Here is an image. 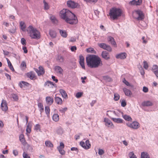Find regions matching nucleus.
<instances>
[{
	"label": "nucleus",
	"instance_id": "obj_1",
	"mask_svg": "<svg viewBox=\"0 0 158 158\" xmlns=\"http://www.w3.org/2000/svg\"><path fill=\"white\" fill-rule=\"evenodd\" d=\"M61 18L66 22L70 24H75L77 23L78 20L75 15L67 9H63L60 12Z\"/></svg>",
	"mask_w": 158,
	"mask_h": 158
},
{
	"label": "nucleus",
	"instance_id": "obj_2",
	"mask_svg": "<svg viewBox=\"0 0 158 158\" xmlns=\"http://www.w3.org/2000/svg\"><path fill=\"white\" fill-rule=\"evenodd\" d=\"M88 66L91 68H96L101 67L103 65L101 59L98 56L90 55L86 58Z\"/></svg>",
	"mask_w": 158,
	"mask_h": 158
},
{
	"label": "nucleus",
	"instance_id": "obj_3",
	"mask_svg": "<svg viewBox=\"0 0 158 158\" xmlns=\"http://www.w3.org/2000/svg\"><path fill=\"white\" fill-rule=\"evenodd\" d=\"M27 31L29 35L31 38L38 39L40 38V32L32 25H30L28 27Z\"/></svg>",
	"mask_w": 158,
	"mask_h": 158
},
{
	"label": "nucleus",
	"instance_id": "obj_4",
	"mask_svg": "<svg viewBox=\"0 0 158 158\" xmlns=\"http://www.w3.org/2000/svg\"><path fill=\"white\" fill-rule=\"evenodd\" d=\"M122 14V10L116 8H112L110 11L109 15L113 20L117 19Z\"/></svg>",
	"mask_w": 158,
	"mask_h": 158
},
{
	"label": "nucleus",
	"instance_id": "obj_5",
	"mask_svg": "<svg viewBox=\"0 0 158 158\" xmlns=\"http://www.w3.org/2000/svg\"><path fill=\"white\" fill-rule=\"evenodd\" d=\"M133 15V17L138 20H142L144 18L142 11L139 10L134 11Z\"/></svg>",
	"mask_w": 158,
	"mask_h": 158
},
{
	"label": "nucleus",
	"instance_id": "obj_6",
	"mask_svg": "<svg viewBox=\"0 0 158 158\" xmlns=\"http://www.w3.org/2000/svg\"><path fill=\"white\" fill-rule=\"evenodd\" d=\"M126 125L129 127L133 129H137L140 127L139 123L137 121H133L132 123H127Z\"/></svg>",
	"mask_w": 158,
	"mask_h": 158
},
{
	"label": "nucleus",
	"instance_id": "obj_7",
	"mask_svg": "<svg viewBox=\"0 0 158 158\" xmlns=\"http://www.w3.org/2000/svg\"><path fill=\"white\" fill-rule=\"evenodd\" d=\"M80 144L83 148L86 150L89 149L91 146L90 142L89 140H86L85 143L84 141H81Z\"/></svg>",
	"mask_w": 158,
	"mask_h": 158
},
{
	"label": "nucleus",
	"instance_id": "obj_8",
	"mask_svg": "<svg viewBox=\"0 0 158 158\" xmlns=\"http://www.w3.org/2000/svg\"><path fill=\"white\" fill-rule=\"evenodd\" d=\"M98 45L100 48L106 50L108 51L111 52L112 51V48L111 47L105 43H102L98 44Z\"/></svg>",
	"mask_w": 158,
	"mask_h": 158
},
{
	"label": "nucleus",
	"instance_id": "obj_9",
	"mask_svg": "<svg viewBox=\"0 0 158 158\" xmlns=\"http://www.w3.org/2000/svg\"><path fill=\"white\" fill-rule=\"evenodd\" d=\"M35 71L37 73L38 76L42 75L44 74L45 70L44 68L41 66L39 67V70L37 69H34Z\"/></svg>",
	"mask_w": 158,
	"mask_h": 158
},
{
	"label": "nucleus",
	"instance_id": "obj_10",
	"mask_svg": "<svg viewBox=\"0 0 158 158\" xmlns=\"http://www.w3.org/2000/svg\"><path fill=\"white\" fill-rule=\"evenodd\" d=\"M104 122L105 123V125L108 127L113 128L114 126L111 121L107 118H105L104 119Z\"/></svg>",
	"mask_w": 158,
	"mask_h": 158
},
{
	"label": "nucleus",
	"instance_id": "obj_11",
	"mask_svg": "<svg viewBox=\"0 0 158 158\" xmlns=\"http://www.w3.org/2000/svg\"><path fill=\"white\" fill-rule=\"evenodd\" d=\"M64 147V145L62 142L60 143V146L57 147V149L60 153L62 155L65 154V152L63 149Z\"/></svg>",
	"mask_w": 158,
	"mask_h": 158
},
{
	"label": "nucleus",
	"instance_id": "obj_12",
	"mask_svg": "<svg viewBox=\"0 0 158 158\" xmlns=\"http://www.w3.org/2000/svg\"><path fill=\"white\" fill-rule=\"evenodd\" d=\"M55 85L56 84L53 82L50 81H48L45 82L44 86L50 88H53Z\"/></svg>",
	"mask_w": 158,
	"mask_h": 158
},
{
	"label": "nucleus",
	"instance_id": "obj_13",
	"mask_svg": "<svg viewBox=\"0 0 158 158\" xmlns=\"http://www.w3.org/2000/svg\"><path fill=\"white\" fill-rule=\"evenodd\" d=\"M1 108L2 110L4 111H6L8 110V106L6 101L2 100L1 104Z\"/></svg>",
	"mask_w": 158,
	"mask_h": 158
},
{
	"label": "nucleus",
	"instance_id": "obj_14",
	"mask_svg": "<svg viewBox=\"0 0 158 158\" xmlns=\"http://www.w3.org/2000/svg\"><path fill=\"white\" fill-rule=\"evenodd\" d=\"M26 76L27 77L30 78L31 80H34L36 79V76L34 73L32 71H31L27 73Z\"/></svg>",
	"mask_w": 158,
	"mask_h": 158
},
{
	"label": "nucleus",
	"instance_id": "obj_15",
	"mask_svg": "<svg viewBox=\"0 0 158 158\" xmlns=\"http://www.w3.org/2000/svg\"><path fill=\"white\" fill-rule=\"evenodd\" d=\"M79 64L82 68L85 69V67L84 63V58L83 56L81 55L79 56Z\"/></svg>",
	"mask_w": 158,
	"mask_h": 158
},
{
	"label": "nucleus",
	"instance_id": "obj_16",
	"mask_svg": "<svg viewBox=\"0 0 158 158\" xmlns=\"http://www.w3.org/2000/svg\"><path fill=\"white\" fill-rule=\"evenodd\" d=\"M54 69L57 73L61 75L63 74V70L60 66H56L54 67Z\"/></svg>",
	"mask_w": 158,
	"mask_h": 158
},
{
	"label": "nucleus",
	"instance_id": "obj_17",
	"mask_svg": "<svg viewBox=\"0 0 158 158\" xmlns=\"http://www.w3.org/2000/svg\"><path fill=\"white\" fill-rule=\"evenodd\" d=\"M67 5L68 7L71 8H75L77 6V3L71 1H69L67 2Z\"/></svg>",
	"mask_w": 158,
	"mask_h": 158
},
{
	"label": "nucleus",
	"instance_id": "obj_18",
	"mask_svg": "<svg viewBox=\"0 0 158 158\" xmlns=\"http://www.w3.org/2000/svg\"><path fill=\"white\" fill-rule=\"evenodd\" d=\"M127 57V54L126 53H121L118 54L116 55V57L117 59H125Z\"/></svg>",
	"mask_w": 158,
	"mask_h": 158
},
{
	"label": "nucleus",
	"instance_id": "obj_19",
	"mask_svg": "<svg viewBox=\"0 0 158 158\" xmlns=\"http://www.w3.org/2000/svg\"><path fill=\"white\" fill-rule=\"evenodd\" d=\"M142 3V0H137V1L135 0H133L130 2V3L133 5H140Z\"/></svg>",
	"mask_w": 158,
	"mask_h": 158
},
{
	"label": "nucleus",
	"instance_id": "obj_20",
	"mask_svg": "<svg viewBox=\"0 0 158 158\" xmlns=\"http://www.w3.org/2000/svg\"><path fill=\"white\" fill-rule=\"evenodd\" d=\"M46 101L47 104L51 105L53 102V99L50 97L48 96L46 98Z\"/></svg>",
	"mask_w": 158,
	"mask_h": 158
},
{
	"label": "nucleus",
	"instance_id": "obj_21",
	"mask_svg": "<svg viewBox=\"0 0 158 158\" xmlns=\"http://www.w3.org/2000/svg\"><path fill=\"white\" fill-rule=\"evenodd\" d=\"M102 57L105 59L108 60L110 58V56L109 53L106 51H103L102 52Z\"/></svg>",
	"mask_w": 158,
	"mask_h": 158
},
{
	"label": "nucleus",
	"instance_id": "obj_22",
	"mask_svg": "<svg viewBox=\"0 0 158 158\" xmlns=\"http://www.w3.org/2000/svg\"><path fill=\"white\" fill-rule=\"evenodd\" d=\"M123 90L125 95L127 96L130 97L132 94L131 90L126 88H123Z\"/></svg>",
	"mask_w": 158,
	"mask_h": 158
},
{
	"label": "nucleus",
	"instance_id": "obj_23",
	"mask_svg": "<svg viewBox=\"0 0 158 158\" xmlns=\"http://www.w3.org/2000/svg\"><path fill=\"white\" fill-rule=\"evenodd\" d=\"M108 40L114 47H116V42L114 41V39L113 37L111 36H109L108 37Z\"/></svg>",
	"mask_w": 158,
	"mask_h": 158
},
{
	"label": "nucleus",
	"instance_id": "obj_24",
	"mask_svg": "<svg viewBox=\"0 0 158 158\" xmlns=\"http://www.w3.org/2000/svg\"><path fill=\"white\" fill-rule=\"evenodd\" d=\"M111 119L112 120L114 123H122L123 122V120L120 118H111Z\"/></svg>",
	"mask_w": 158,
	"mask_h": 158
},
{
	"label": "nucleus",
	"instance_id": "obj_25",
	"mask_svg": "<svg viewBox=\"0 0 158 158\" xmlns=\"http://www.w3.org/2000/svg\"><path fill=\"white\" fill-rule=\"evenodd\" d=\"M142 105L144 106H152L153 104L150 101H145L143 102Z\"/></svg>",
	"mask_w": 158,
	"mask_h": 158
},
{
	"label": "nucleus",
	"instance_id": "obj_26",
	"mask_svg": "<svg viewBox=\"0 0 158 158\" xmlns=\"http://www.w3.org/2000/svg\"><path fill=\"white\" fill-rule=\"evenodd\" d=\"M55 100L56 102L58 105H61L63 103L62 99L58 97H56L55 98Z\"/></svg>",
	"mask_w": 158,
	"mask_h": 158
},
{
	"label": "nucleus",
	"instance_id": "obj_27",
	"mask_svg": "<svg viewBox=\"0 0 158 158\" xmlns=\"http://www.w3.org/2000/svg\"><path fill=\"white\" fill-rule=\"evenodd\" d=\"M56 60L57 62L60 63H63L64 60V57L61 55H58L57 56Z\"/></svg>",
	"mask_w": 158,
	"mask_h": 158
},
{
	"label": "nucleus",
	"instance_id": "obj_28",
	"mask_svg": "<svg viewBox=\"0 0 158 158\" xmlns=\"http://www.w3.org/2000/svg\"><path fill=\"white\" fill-rule=\"evenodd\" d=\"M59 91L63 97L65 98H67L68 95L67 94L64 89H60Z\"/></svg>",
	"mask_w": 158,
	"mask_h": 158
},
{
	"label": "nucleus",
	"instance_id": "obj_29",
	"mask_svg": "<svg viewBox=\"0 0 158 158\" xmlns=\"http://www.w3.org/2000/svg\"><path fill=\"white\" fill-rule=\"evenodd\" d=\"M124 119L126 121H132V119L131 118L129 115H122Z\"/></svg>",
	"mask_w": 158,
	"mask_h": 158
},
{
	"label": "nucleus",
	"instance_id": "obj_30",
	"mask_svg": "<svg viewBox=\"0 0 158 158\" xmlns=\"http://www.w3.org/2000/svg\"><path fill=\"white\" fill-rule=\"evenodd\" d=\"M21 29L23 31H25L26 30V25L23 22L21 21L20 23Z\"/></svg>",
	"mask_w": 158,
	"mask_h": 158
},
{
	"label": "nucleus",
	"instance_id": "obj_31",
	"mask_svg": "<svg viewBox=\"0 0 158 158\" xmlns=\"http://www.w3.org/2000/svg\"><path fill=\"white\" fill-rule=\"evenodd\" d=\"M6 59L8 63V67H9V68L12 71H14L15 70L10 61L9 59L7 58H6Z\"/></svg>",
	"mask_w": 158,
	"mask_h": 158
},
{
	"label": "nucleus",
	"instance_id": "obj_32",
	"mask_svg": "<svg viewBox=\"0 0 158 158\" xmlns=\"http://www.w3.org/2000/svg\"><path fill=\"white\" fill-rule=\"evenodd\" d=\"M52 119L55 122H58L59 120V115L58 114H55L52 116Z\"/></svg>",
	"mask_w": 158,
	"mask_h": 158
},
{
	"label": "nucleus",
	"instance_id": "obj_33",
	"mask_svg": "<svg viewBox=\"0 0 158 158\" xmlns=\"http://www.w3.org/2000/svg\"><path fill=\"white\" fill-rule=\"evenodd\" d=\"M45 144L46 146L48 147L52 148L53 147V144L50 141H46L45 142Z\"/></svg>",
	"mask_w": 158,
	"mask_h": 158
},
{
	"label": "nucleus",
	"instance_id": "obj_34",
	"mask_svg": "<svg viewBox=\"0 0 158 158\" xmlns=\"http://www.w3.org/2000/svg\"><path fill=\"white\" fill-rule=\"evenodd\" d=\"M38 106L40 109V111L41 113L44 111V107L43 104L41 102H39L38 104Z\"/></svg>",
	"mask_w": 158,
	"mask_h": 158
},
{
	"label": "nucleus",
	"instance_id": "obj_35",
	"mask_svg": "<svg viewBox=\"0 0 158 158\" xmlns=\"http://www.w3.org/2000/svg\"><path fill=\"white\" fill-rule=\"evenodd\" d=\"M31 126L30 123H28L27 124L26 131L27 133H30L31 132Z\"/></svg>",
	"mask_w": 158,
	"mask_h": 158
},
{
	"label": "nucleus",
	"instance_id": "obj_36",
	"mask_svg": "<svg viewBox=\"0 0 158 158\" xmlns=\"http://www.w3.org/2000/svg\"><path fill=\"white\" fill-rule=\"evenodd\" d=\"M60 33L62 37L64 38H66L67 37V34L66 31L62 30H60Z\"/></svg>",
	"mask_w": 158,
	"mask_h": 158
},
{
	"label": "nucleus",
	"instance_id": "obj_37",
	"mask_svg": "<svg viewBox=\"0 0 158 158\" xmlns=\"http://www.w3.org/2000/svg\"><path fill=\"white\" fill-rule=\"evenodd\" d=\"M19 139L20 141L22 143L24 144L26 143V141L24 138V136L23 134H21L20 135Z\"/></svg>",
	"mask_w": 158,
	"mask_h": 158
},
{
	"label": "nucleus",
	"instance_id": "obj_38",
	"mask_svg": "<svg viewBox=\"0 0 158 158\" xmlns=\"http://www.w3.org/2000/svg\"><path fill=\"white\" fill-rule=\"evenodd\" d=\"M141 158H150L148 153L143 152L141 153Z\"/></svg>",
	"mask_w": 158,
	"mask_h": 158
},
{
	"label": "nucleus",
	"instance_id": "obj_39",
	"mask_svg": "<svg viewBox=\"0 0 158 158\" xmlns=\"http://www.w3.org/2000/svg\"><path fill=\"white\" fill-rule=\"evenodd\" d=\"M27 67V65L26 62L24 61H23L20 65V68L22 70H25Z\"/></svg>",
	"mask_w": 158,
	"mask_h": 158
},
{
	"label": "nucleus",
	"instance_id": "obj_40",
	"mask_svg": "<svg viewBox=\"0 0 158 158\" xmlns=\"http://www.w3.org/2000/svg\"><path fill=\"white\" fill-rule=\"evenodd\" d=\"M86 51L88 53H91L96 54V52L93 48H90L86 49Z\"/></svg>",
	"mask_w": 158,
	"mask_h": 158
},
{
	"label": "nucleus",
	"instance_id": "obj_41",
	"mask_svg": "<svg viewBox=\"0 0 158 158\" xmlns=\"http://www.w3.org/2000/svg\"><path fill=\"white\" fill-rule=\"evenodd\" d=\"M49 33L50 36L52 38H55L56 36V34L55 31L51 30L50 31Z\"/></svg>",
	"mask_w": 158,
	"mask_h": 158
},
{
	"label": "nucleus",
	"instance_id": "obj_42",
	"mask_svg": "<svg viewBox=\"0 0 158 158\" xmlns=\"http://www.w3.org/2000/svg\"><path fill=\"white\" fill-rule=\"evenodd\" d=\"M45 111L48 116L49 115L50 113V109L48 106H46L45 107Z\"/></svg>",
	"mask_w": 158,
	"mask_h": 158
},
{
	"label": "nucleus",
	"instance_id": "obj_43",
	"mask_svg": "<svg viewBox=\"0 0 158 158\" xmlns=\"http://www.w3.org/2000/svg\"><path fill=\"white\" fill-rule=\"evenodd\" d=\"M34 130L37 131H40V124H36L34 127Z\"/></svg>",
	"mask_w": 158,
	"mask_h": 158
},
{
	"label": "nucleus",
	"instance_id": "obj_44",
	"mask_svg": "<svg viewBox=\"0 0 158 158\" xmlns=\"http://www.w3.org/2000/svg\"><path fill=\"white\" fill-rule=\"evenodd\" d=\"M129 156L130 158H137L133 152H131L129 154Z\"/></svg>",
	"mask_w": 158,
	"mask_h": 158
},
{
	"label": "nucleus",
	"instance_id": "obj_45",
	"mask_svg": "<svg viewBox=\"0 0 158 158\" xmlns=\"http://www.w3.org/2000/svg\"><path fill=\"white\" fill-rule=\"evenodd\" d=\"M114 99L115 101H117L119 99L120 96L118 94H114Z\"/></svg>",
	"mask_w": 158,
	"mask_h": 158
},
{
	"label": "nucleus",
	"instance_id": "obj_46",
	"mask_svg": "<svg viewBox=\"0 0 158 158\" xmlns=\"http://www.w3.org/2000/svg\"><path fill=\"white\" fill-rule=\"evenodd\" d=\"M120 102H121V106L123 107H124L126 106L127 103L125 100L123 99L122 100V101L121 100H120Z\"/></svg>",
	"mask_w": 158,
	"mask_h": 158
},
{
	"label": "nucleus",
	"instance_id": "obj_47",
	"mask_svg": "<svg viewBox=\"0 0 158 158\" xmlns=\"http://www.w3.org/2000/svg\"><path fill=\"white\" fill-rule=\"evenodd\" d=\"M83 94V92H78L76 94V97L77 98H79L82 96Z\"/></svg>",
	"mask_w": 158,
	"mask_h": 158
},
{
	"label": "nucleus",
	"instance_id": "obj_48",
	"mask_svg": "<svg viewBox=\"0 0 158 158\" xmlns=\"http://www.w3.org/2000/svg\"><path fill=\"white\" fill-rule=\"evenodd\" d=\"M103 78L104 80L107 81H112V79L108 76H104Z\"/></svg>",
	"mask_w": 158,
	"mask_h": 158
},
{
	"label": "nucleus",
	"instance_id": "obj_49",
	"mask_svg": "<svg viewBox=\"0 0 158 158\" xmlns=\"http://www.w3.org/2000/svg\"><path fill=\"white\" fill-rule=\"evenodd\" d=\"M85 2L87 3H95L97 2L98 0H83Z\"/></svg>",
	"mask_w": 158,
	"mask_h": 158
},
{
	"label": "nucleus",
	"instance_id": "obj_50",
	"mask_svg": "<svg viewBox=\"0 0 158 158\" xmlns=\"http://www.w3.org/2000/svg\"><path fill=\"white\" fill-rule=\"evenodd\" d=\"M44 4V8L45 10H48L49 9V7L47 3L44 0L43 1Z\"/></svg>",
	"mask_w": 158,
	"mask_h": 158
},
{
	"label": "nucleus",
	"instance_id": "obj_51",
	"mask_svg": "<svg viewBox=\"0 0 158 158\" xmlns=\"http://www.w3.org/2000/svg\"><path fill=\"white\" fill-rule=\"evenodd\" d=\"M52 21V22L54 23H56L57 22V21L55 17L54 16H52L50 18Z\"/></svg>",
	"mask_w": 158,
	"mask_h": 158
},
{
	"label": "nucleus",
	"instance_id": "obj_52",
	"mask_svg": "<svg viewBox=\"0 0 158 158\" xmlns=\"http://www.w3.org/2000/svg\"><path fill=\"white\" fill-rule=\"evenodd\" d=\"M143 67L146 69H147L148 67V65L147 62L146 61L143 62Z\"/></svg>",
	"mask_w": 158,
	"mask_h": 158
},
{
	"label": "nucleus",
	"instance_id": "obj_53",
	"mask_svg": "<svg viewBox=\"0 0 158 158\" xmlns=\"http://www.w3.org/2000/svg\"><path fill=\"white\" fill-rule=\"evenodd\" d=\"M23 158H31L25 152L23 153Z\"/></svg>",
	"mask_w": 158,
	"mask_h": 158
},
{
	"label": "nucleus",
	"instance_id": "obj_54",
	"mask_svg": "<svg viewBox=\"0 0 158 158\" xmlns=\"http://www.w3.org/2000/svg\"><path fill=\"white\" fill-rule=\"evenodd\" d=\"M21 43L24 46L26 45V40L24 38H22L21 39Z\"/></svg>",
	"mask_w": 158,
	"mask_h": 158
},
{
	"label": "nucleus",
	"instance_id": "obj_55",
	"mask_svg": "<svg viewBox=\"0 0 158 158\" xmlns=\"http://www.w3.org/2000/svg\"><path fill=\"white\" fill-rule=\"evenodd\" d=\"M158 69V66L156 65H154L153 66L152 71L153 72Z\"/></svg>",
	"mask_w": 158,
	"mask_h": 158
},
{
	"label": "nucleus",
	"instance_id": "obj_56",
	"mask_svg": "<svg viewBox=\"0 0 158 158\" xmlns=\"http://www.w3.org/2000/svg\"><path fill=\"white\" fill-rule=\"evenodd\" d=\"M104 153V152L103 150L100 149H98V153L100 155H103Z\"/></svg>",
	"mask_w": 158,
	"mask_h": 158
},
{
	"label": "nucleus",
	"instance_id": "obj_57",
	"mask_svg": "<svg viewBox=\"0 0 158 158\" xmlns=\"http://www.w3.org/2000/svg\"><path fill=\"white\" fill-rule=\"evenodd\" d=\"M12 97L15 100V101H17L18 99V98L17 95H16V94H14L12 95Z\"/></svg>",
	"mask_w": 158,
	"mask_h": 158
},
{
	"label": "nucleus",
	"instance_id": "obj_58",
	"mask_svg": "<svg viewBox=\"0 0 158 158\" xmlns=\"http://www.w3.org/2000/svg\"><path fill=\"white\" fill-rule=\"evenodd\" d=\"M22 49L23 50L24 52L25 53H27L28 51L27 49V47L26 46H24L22 48Z\"/></svg>",
	"mask_w": 158,
	"mask_h": 158
},
{
	"label": "nucleus",
	"instance_id": "obj_59",
	"mask_svg": "<svg viewBox=\"0 0 158 158\" xmlns=\"http://www.w3.org/2000/svg\"><path fill=\"white\" fill-rule=\"evenodd\" d=\"M123 82L125 83L128 86H130V84L125 79H124V80L123 81Z\"/></svg>",
	"mask_w": 158,
	"mask_h": 158
},
{
	"label": "nucleus",
	"instance_id": "obj_60",
	"mask_svg": "<svg viewBox=\"0 0 158 158\" xmlns=\"http://www.w3.org/2000/svg\"><path fill=\"white\" fill-rule=\"evenodd\" d=\"M22 83L23 85L24 86H28L30 85V84L29 83L27 82H25L24 81H22Z\"/></svg>",
	"mask_w": 158,
	"mask_h": 158
},
{
	"label": "nucleus",
	"instance_id": "obj_61",
	"mask_svg": "<svg viewBox=\"0 0 158 158\" xmlns=\"http://www.w3.org/2000/svg\"><path fill=\"white\" fill-rule=\"evenodd\" d=\"M142 39L143 40V43L144 44H146L147 43V40L145 39V37L143 36Z\"/></svg>",
	"mask_w": 158,
	"mask_h": 158
},
{
	"label": "nucleus",
	"instance_id": "obj_62",
	"mask_svg": "<svg viewBox=\"0 0 158 158\" xmlns=\"http://www.w3.org/2000/svg\"><path fill=\"white\" fill-rule=\"evenodd\" d=\"M143 92L147 93L148 91V89L147 87L144 86L143 88Z\"/></svg>",
	"mask_w": 158,
	"mask_h": 158
},
{
	"label": "nucleus",
	"instance_id": "obj_63",
	"mask_svg": "<svg viewBox=\"0 0 158 158\" xmlns=\"http://www.w3.org/2000/svg\"><path fill=\"white\" fill-rule=\"evenodd\" d=\"M77 47L76 46H72L71 48V50L72 52H74L77 50Z\"/></svg>",
	"mask_w": 158,
	"mask_h": 158
},
{
	"label": "nucleus",
	"instance_id": "obj_64",
	"mask_svg": "<svg viewBox=\"0 0 158 158\" xmlns=\"http://www.w3.org/2000/svg\"><path fill=\"white\" fill-rule=\"evenodd\" d=\"M153 72L156 75V77L157 78H158V69H157V70Z\"/></svg>",
	"mask_w": 158,
	"mask_h": 158
}]
</instances>
